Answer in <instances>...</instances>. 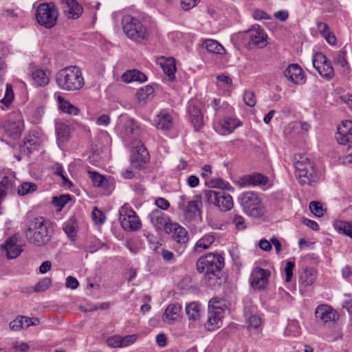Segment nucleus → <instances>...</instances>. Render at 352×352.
<instances>
[{
  "label": "nucleus",
  "mask_w": 352,
  "mask_h": 352,
  "mask_svg": "<svg viewBox=\"0 0 352 352\" xmlns=\"http://www.w3.org/2000/svg\"><path fill=\"white\" fill-rule=\"evenodd\" d=\"M25 235L27 240L36 247L45 245L52 238V224L43 217H34L28 221Z\"/></svg>",
  "instance_id": "f257e3e1"
},
{
  "label": "nucleus",
  "mask_w": 352,
  "mask_h": 352,
  "mask_svg": "<svg viewBox=\"0 0 352 352\" xmlns=\"http://www.w3.org/2000/svg\"><path fill=\"white\" fill-rule=\"evenodd\" d=\"M56 82L60 89L67 91H79L85 85L82 69L77 66H67L58 71Z\"/></svg>",
  "instance_id": "f03ea898"
},
{
  "label": "nucleus",
  "mask_w": 352,
  "mask_h": 352,
  "mask_svg": "<svg viewBox=\"0 0 352 352\" xmlns=\"http://www.w3.org/2000/svg\"><path fill=\"white\" fill-rule=\"evenodd\" d=\"M296 177L302 185L311 184L318 179V175L314 163L304 154H296L294 156Z\"/></svg>",
  "instance_id": "7ed1b4c3"
},
{
  "label": "nucleus",
  "mask_w": 352,
  "mask_h": 352,
  "mask_svg": "<svg viewBox=\"0 0 352 352\" xmlns=\"http://www.w3.org/2000/svg\"><path fill=\"white\" fill-rule=\"evenodd\" d=\"M296 177L302 185L311 184L318 179V175L314 163L304 154H296L294 156Z\"/></svg>",
  "instance_id": "20e7f679"
},
{
  "label": "nucleus",
  "mask_w": 352,
  "mask_h": 352,
  "mask_svg": "<svg viewBox=\"0 0 352 352\" xmlns=\"http://www.w3.org/2000/svg\"><path fill=\"white\" fill-rule=\"evenodd\" d=\"M224 258L218 254L207 253L199 257L196 263V268L198 272L208 276H219L221 270L224 267Z\"/></svg>",
  "instance_id": "39448f33"
},
{
  "label": "nucleus",
  "mask_w": 352,
  "mask_h": 352,
  "mask_svg": "<svg viewBox=\"0 0 352 352\" xmlns=\"http://www.w3.org/2000/svg\"><path fill=\"white\" fill-rule=\"evenodd\" d=\"M122 25L124 33L131 39L138 42L148 39V30L138 19L125 16L122 19Z\"/></svg>",
  "instance_id": "423d86ee"
},
{
  "label": "nucleus",
  "mask_w": 352,
  "mask_h": 352,
  "mask_svg": "<svg viewBox=\"0 0 352 352\" xmlns=\"http://www.w3.org/2000/svg\"><path fill=\"white\" fill-rule=\"evenodd\" d=\"M58 16V10L52 3H43L38 5L36 9V18L37 22L46 28H53Z\"/></svg>",
  "instance_id": "0eeeda50"
},
{
  "label": "nucleus",
  "mask_w": 352,
  "mask_h": 352,
  "mask_svg": "<svg viewBox=\"0 0 352 352\" xmlns=\"http://www.w3.org/2000/svg\"><path fill=\"white\" fill-rule=\"evenodd\" d=\"M119 214L120 225L125 231L134 232L141 228L142 222L140 219L128 204H124L120 208Z\"/></svg>",
  "instance_id": "6e6552de"
},
{
  "label": "nucleus",
  "mask_w": 352,
  "mask_h": 352,
  "mask_svg": "<svg viewBox=\"0 0 352 352\" xmlns=\"http://www.w3.org/2000/svg\"><path fill=\"white\" fill-rule=\"evenodd\" d=\"M312 64L322 78L331 80L334 77L335 73L331 62L322 52H317L313 56Z\"/></svg>",
  "instance_id": "1a4fd4ad"
},
{
  "label": "nucleus",
  "mask_w": 352,
  "mask_h": 352,
  "mask_svg": "<svg viewBox=\"0 0 352 352\" xmlns=\"http://www.w3.org/2000/svg\"><path fill=\"white\" fill-rule=\"evenodd\" d=\"M23 129L21 120H7L0 126V138L3 139L16 140L21 136Z\"/></svg>",
  "instance_id": "9d476101"
},
{
  "label": "nucleus",
  "mask_w": 352,
  "mask_h": 352,
  "mask_svg": "<svg viewBox=\"0 0 352 352\" xmlns=\"http://www.w3.org/2000/svg\"><path fill=\"white\" fill-rule=\"evenodd\" d=\"M130 160L131 166L137 169H141L149 160V153L140 141L133 146Z\"/></svg>",
  "instance_id": "9b49d317"
},
{
  "label": "nucleus",
  "mask_w": 352,
  "mask_h": 352,
  "mask_svg": "<svg viewBox=\"0 0 352 352\" xmlns=\"http://www.w3.org/2000/svg\"><path fill=\"white\" fill-rule=\"evenodd\" d=\"M1 249L6 253L7 258L13 259L16 258L22 252V244L20 241V236L17 234L9 237L1 245Z\"/></svg>",
  "instance_id": "f8f14e48"
},
{
  "label": "nucleus",
  "mask_w": 352,
  "mask_h": 352,
  "mask_svg": "<svg viewBox=\"0 0 352 352\" xmlns=\"http://www.w3.org/2000/svg\"><path fill=\"white\" fill-rule=\"evenodd\" d=\"M338 144L346 146L349 150L352 147V121L344 120L338 126V133L336 136Z\"/></svg>",
  "instance_id": "ddd939ff"
},
{
  "label": "nucleus",
  "mask_w": 352,
  "mask_h": 352,
  "mask_svg": "<svg viewBox=\"0 0 352 352\" xmlns=\"http://www.w3.org/2000/svg\"><path fill=\"white\" fill-rule=\"evenodd\" d=\"M270 272L259 267H255L251 274V285L260 290L265 289L268 284Z\"/></svg>",
  "instance_id": "4468645a"
},
{
  "label": "nucleus",
  "mask_w": 352,
  "mask_h": 352,
  "mask_svg": "<svg viewBox=\"0 0 352 352\" xmlns=\"http://www.w3.org/2000/svg\"><path fill=\"white\" fill-rule=\"evenodd\" d=\"M284 76L289 82L296 85L305 83L306 77L302 69L295 63L289 64L284 71Z\"/></svg>",
  "instance_id": "2eb2a0df"
},
{
  "label": "nucleus",
  "mask_w": 352,
  "mask_h": 352,
  "mask_svg": "<svg viewBox=\"0 0 352 352\" xmlns=\"http://www.w3.org/2000/svg\"><path fill=\"white\" fill-rule=\"evenodd\" d=\"M315 316L318 321L323 324L335 322L338 318L336 311L327 305L318 306L315 310Z\"/></svg>",
  "instance_id": "dca6fc26"
},
{
  "label": "nucleus",
  "mask_w": 352,
  "mask_h": 352,
  "mask_svg": "<svg viewBox=\"0 0 352 352\" xmlns=\"http://www.w3.org/2000/svg\"><path fill=\"white\" fill-rule=\"evenodd\" d=\"M244 212L252 217H259L264 214L265 208L261 199H241Z\"/></svg>",
  "instance_id": "f3484780"
},
{
  "label": "nucleus",
  "mask_w": 352,
  "mask_h": 352,
  "mask_svg": "<svg viewBox=\"0 0 352 352\" xmlns=\"http://www.w3.org/2000/svg\"><path fill=\"white\" fill-rule=\"evenodd\" d=\"M180 208L183 210L185 219L188 221L201 220V212L199 208V203L196 199L188 201V204H179Z\"/></svg>",
  "instance_id": "a211bd4d"
},
{
  "label": "nucleus",
  "mask_w": 352,
  "mask_h": 352,
  "mask_svg": "<svg viewBox=\"0 0 352 352\" xmlns=\"http://www.w3.org/2000/svg\"><path fill=\"white\" fill-rule=\"evenodd\" d=\"M269 179L261 173H253L239 178L236 184L241 188L250 186H265L268 183Z\"/></svg>",
  "instance_id": "6ab92c4d"
},
{
  "label": "nucleus",
  "mask_w": 352,
  "mask_h": 352,
  "mask_svg": "<svg viewBox=\"0 0 352 352\" xmlns=\"http://www.w3.org/2000/svg\"><path fill=\"white\" fill-rule=\"evenodd\" d=\"M63 10L65 16L69 19H78L83 12V8L75 0H61Z\"/></svg>",
  "instance_id": "aec40b11"
},
{
  "label": "nucleus",
  "mask_w": 352,
  "mask_h": 352,
  "mask_svg": "<svg viewBox=\"0 0 352 352\" xmlns=\"http://www.w3.org/2000/svg\"><path fill=\"white\" fill-rule=\"evenodd\" d=\"M166 232L172 234L173 239L183 245H186L189 240L188 231L177 223L169 225Z\"/></svg>",
  "instance_id": "412c9836"
},
{
  "label": "nucleus",
  "mask_w": 352,
  "mask_h": 352,
  "mask_svg": "<svg viewBox=\"0 0 352 352\" xmlns=\"http://www.w3.org/2000/svg\"><path fill=\"white\" fill-rule=\"evenodd\" d=\"M248 35L250 38V46H257L262 48L267 45V36L258 25L253 26V28L248 32Z\"/></svg>",
  "instance_id": "4be33fe9"
},
{
  "label": "nucleus",
  "mask_w": 352,
  "mask_h": 352,
  "mask_svg": "<svg viewBox=\"0 0 352 352\" xmlns=\"http://www.w3.org/2000/svg\"><path fill=\"white\" fill-rule=\"evenodd\" d=\"M189 119L196 131H199L204 125V117L199 107L195 101H190L188 105Z\"/></svg>",
  "instance_id": "5701e85b"
},
{
  "label": "nucleus",
  "mask_w": 352,
  "mask_h": 352,
  "mask_svg": "<svg viewBox=\"0 0 352 352\" xmlns=\"http://www.w3.org/2000/svg\"><path fill=\"white\" fill-rule=\"evenodd\" d=\"M149 218L153 225L158 230L164 228L166 232V228L169 225L172 224V222H169L168 217L160 210L155 209L153 210L150 214Z\"/></svg>",
  "instance_id": "b1692460"
},
{
  "label": "nucleus",
  "mask_w": 352,
  "mask_h": 352,
  "mask_svg": "<svg viewBox=\"0 0 352 352\" xmlns=\"http://www.w3.org/2000/svg\"><path fill=\"white\" fill-rule=\"evenodd\" d=\"M88 173L94 185L97 187H101L105 190V195H109L114 189L113 183L110 182L103 175L94 171H88Z\"/></svg>",
  "instance_id": "393cba45"
},
{
  "label": "nucleus",
  "mask_w": 352,
  "mask_h": 352,
  "mask_svg": "<svg viewBox=\"0 0 352 352\" xmlns=\"http://www.w3.org/2000/svg\"><path fill=\"white\" fill-rule=\"evenodd\" d=\"M317 277L318 273L316 269L311 267H304L299 273V283L303 287L311 286L316 282Z\"/></svg>",
  "instance_id": "a878e982"
},
{
  "label": "nucleus",
  "mask_w": 352,
  "mask_h": 352,
  "mask_svg": "<svg viewBox=\"0 0 352 352\" xmlns=\"http://www.w3.org/2000/svg\"><path fill=\"white\" fill-rule=\"evenodd\" d=\"M182 310V307L179 303L170 304L162 316L163 321L172 324L178 320L180 318Z\"/></svg>",
  "instance_id": "bb28decb"
},
{
  "label": "nucleus",
  "mask_w": 352,
  "mask_h": 352,
  "mask_svg": "<svg viewBox=\"0 0 352 352\" xmlns=\"http://www.w3.org/2000/svg\"><path fill=\"white\" fill-rule=\"evenodd\" d=\"M223 318V309H208V320L205 324L206 329L208 331H214L219 327V323Z\"/></svg>",
  "instance_id": "cd10ccee"
},
{
  "label": "nucleus",
  "mask_w": 352,
  "mask_h": 352,
  "mask_svg": "<svg viewBox=\"0 0 352 352\" xmlns=\"http://www.w3.org/2000/svg\"><path fill=\"white\" fill-rule=\"evenodd\" d=\"M16 180L14 177L4 176L0 182V198L12 196L15 191Z\"/></svg>",
  "instance_id": "c85d7f7f"
},
{
  "label": "nucleus",
  "mask_w": 352,
  "mask_h": 352,
  "mask_svg": "<svg viewBox=\"0 0 352 352\" xmlns=\"http://www.w3.org/2000/svg\"><path fill=\"white\" fill-rule=\"evenodd\" d=\"M118 126L124 129L126 135H136L139 132V127L135 124V121L127 116L120 117Z\"/></svg>",
  "instance_id": "c756f323"
},
{
  "label": "nucleus",
  "mask_w": 352,
  "mask_h": 352,
  "mask_svg": "<svg viewBox=\"0 0 352 352\" xmlns=\"http://www.w3.org/2000/svg\"><path fill=\"white\" fill-rule=\"evenodd\" d=\"M223 190H227L228 191L232 192L234 190V188L228 182L223 181V184L221 186V190H206L204 191V196L206 197V198H212V197L214 198H232L230 195L224 192L223 191Z\"/></svg>",
  "instance_id": "7c9ffc66"
},
{
  "label": "nucleus",
  "mask_w": 352,
  "mask_h": 352,
  "mask_svg": "<svg viewBox=\"0 0 352 352\" xmlns=\"http://www.w3.org/2000/svg\"><path fill=\"white\" fill-rule=\"evenodd\" d=\"M121 78L123 82L129 83L133 81L144 82L147 80L146 76L139 70H129L124 72Z\"/></svg>",
  "instance_id": "2f4dec72"
},
{
  "label": "nucleus",
  "mask_w": 352,
  "mask_h": 352,
  "mask_svg": "<svg viewBox=\"0 0 352 352\" xmlns=\"http://www.w3.org/2000/svg\"><path fill=\"white\" fill-rule=\"evenodd\" d=\"M162 59L163 61L160 64L163 71L169 77L170 80H173L176 72L175 60L172 57L162 58Z\"/></svg>",
  "instance_id": "473e14b6"
},
{
  "label": "nucleus",
  "mask_w": 352,
  "mask_h": 352,
  "mask_svg": "<svg viewBox=\"0 0 352 352\" xmlns=\"http://www.w3.org/2000/svg\"><path fill=\"white\" fill-rule=\"evenodd\" d=\"M201 305L197 302H192L186 306V314L190 320H197L201 317Z\"/></svg>",
  "instance_id": "72a5a7b5"
},
{
  "label": "nucleus",
  "mask_w": 352,
  "mask_h": 352,
  "mask_svg": "<svg viewBox=\"0 0 352 352\" xmlns=\"http://www.w3.org/2000/svg\"><path fill=\"white\" fill-rule=\"evenodd\" d=\"M156 126L159 129L169 130L173 126L171 116L168 113H160L157 118Z\"/></svg>",
  "instance_id": "f704fd0d"
},
{
  "label": "nucleus",
  "mask_w": 352,
  "mask_h": 352,
  "mask_svg": "<svg viewBox=\"0 0 352 352\" xmlns=\"http://www.w3.org/2000/svg\"><path fill=\"white\" fill-rule=\"evenodd\" d=\"M63 230L68 237L72 240H75L76 238L78 226L76 218L71 217L63 225Z\"/></svg>",
  "instance_id": "c9c22d12"
},
{
  "label": "nucleus",
  "mask_w": 352,
  "mask_h": 352,
  "mask_svg": "<svg viewBox=\"0 0 352 352\" xmlns=\"http://www.w3.org/2000/svg\"><path fill=\"white\" fill-rule=\"evenodd\" d=\"M38 146L37 140L30 135L25 137L23 145L21 146V151L26 155L30 154L36 150Z\"/></svg>",
  "instance_id": "e433bc0d"
},
{
  "label": "nucleus",
  "mask_w": 352,
  "mask_h": 352,
  "mask_svg": "<svg viewBox=\"0 0 352 352\" xmlns=\"http://www.w3.org/2000/svg\"><path fill=\"white\" fill-rule=\"evenodd\" d=\"M58 102L60 109L66 113L76 116L80 111L76 107L71 104L69 101L65 100L61 96L58 97Z\"/></svg>",
  "instance_id": "4c0bfd02"
},
{
  "label": "nucleus",
  "mask_w": 352,
  "mask_h": 352,
  "mask_svg": "<svg viewBox=\"0 0 352 352\" xmlns=\"http://www.w3.org/2000/svg\"><path fill=\"white\" fill-rule=\"evenodd\" d=\"M204 45L209 52L223 54L225 53L224 47L217 41L208 39L204 41Z\"/></svg>",
  "instance_id": "58836bf2"
},
{
  "label": "nucleus",
  "mask_w": 352,
  "mask_h": 352,
  "mask_svg": "<svg viewBox=\"0 0 352 352\" xmlns=\"http://www.w3.org/2000/svg\"><path fill=\"white\" fill-rule=\"evenodd\" d=\"M244 314L247 319V323L248 324L249 327L256 329L261 325V318L258 315L254 314L251 311L250 307H245L244 309Z\"/></svg>",
  "instance_id": "ea45409f"
},
{
  "label": "nucleus",
  "mask_w": 352,
  "mask_h": 352,
  "mask_svg": "<svg viewBox=\"0 0 352 352\" xmlns=\"http://www.w3.org/2000/svg\"><path fill=\"white\" fill-rule=\"evenodd\" d=\"M215 238L212 234H206L197 241L195 245V251H198L199 248L207 250L214 242Z\"/></svg>",
  "instance_id": "a19ab883"
},
{
  "label": "nucleus",
  "mask_w": 352,
  "mask_h": 352,
  "mask_svg": "<svg viewBox=\"0 0 352 352\" xmlns=\"http://www.w3.org/2000/svg\"><path fill=\"white\" fill-rule=\"evenodd\" d=\"M32 77L34 82L38 86H45L49 82V78L45 72L41 69H36L32 72Z\"/></svg>",
  "instance_id": "79ce46f5"
},
{
  "label": "nucleus",
  "mask_w": 352,
  "mask_h": 352,
  "mask_svg": "<svg viewBox=\"0 0 352 352\" xmlns=\"http://www.w3.org/2000/svg\"><path fill=\"white\" fill-rule=\"evenodd\" d=\"M346 53L344 50H340L333 54V63L341 67L343 72L349 69L348 63L346 59Z\"/></svg>",
  "instance_id": "37998d69"
},
{
  "label": "nucleus",
  "mask_w": 352,
  "mask_h": 352,
  "mask_svg": "<svg viewBox=\"0 0 352 352\" xmlns=\"http://www.w3.org/2000/svg\"><path fill=\"white\" fill-rule=\"evenodd\" d=\"M38 188L36 184L32 182H23L21 184L16 188L17 195L19 196H24L35 192Z\"/></svg>",
  "instance_id": "c03bdc74"
},
{
  "label": "nucleus",
  "mask_w": 352,
  "mask_h": 352,
  "mask_svg": "<svg viewBox=\"0 0 352 352\" xmlns=\"http://www.w3.org/2000/svg\"><path fill=\"white\" fill-rule=\"evenodd\" d=\"M221 211L226 212L233 207V199H207Z\"/></svg>",
  "instance_id": "a18cd8bd"
},
{
  "label": "nucleus",
  "mask_w": 352,
  "mask_h": 352,
  "mask_svg": "<svg viewBox=\"0 0 352 352\" xmlns=\"http://www.w3.org/2000/svg\"><path fill=\"white\" fill-rule=\"evenodd\" d=\"M56 132L58 140L63 142L68 139L69 128L67 125L60 123L57 124Z\"/></svg>",
  "instance_id": "49530a36"
},
{
  "label": "nucleus",
  "mask_w": 352,
  "mask_h": 352,
  "mask_svg": "<svg viewBox=\"0 0 352 352\" xmlns=\"http://www.w3.org/2000/svg\"><path fill=\"white\" fill-rule=\"evenodd\" d=\"M309 208L311 212L318 217H322L326 212V209L324 208L322 204L317 201H311Z\"/></svg>",
  "instance_id": "de8ad7c7"
},
{
  "label": "nucleus",
  "mask_w": 352,
  "mask_h": 352,
  "mask_svg": "<svg viewBox=\"0 0 352 352\" xmlns=\"http://www.w3.org/2000/svg\"><path fill=\"white\" fill-rule=\"evenodd\" d=\"M3 97L0 100V102L8 107L14 99V93L12 87L10 84H7L6 89L2 91Z\"/></svg>",
  "instance_id": "09e8293b"
},
{
  "label": "nucleus",
  "mask_w": 352,
  "mask_h": 352,
  "mask_svg": "<svg viewBox=\"0 0 352 352\" xmlns=\"http://www.w3.org/2000/svg\"><path fill=\"white\" fill-rule=\"evenodd\" d=\"M112 340H108V344L110 346L113 347L121 346H126L131 344H133L136 340V336L130 335L125 336L122 341H116L114 344L111 343Z\"/></svg>",
  "instance_id": "8fccbe9b"
},
{
  "label": "nucleus",
  "mask_w": 352,
  "mask_h": 352,
  "mask_svg": "<svg viewBox=\"0 0 352 352\" xmlns=\"http://www.w3.org/2000/svg\"><path fill=\"white\" fill-rule=\"evenodd\" d=\"M335 228L352 239V221H341L339 224H336Z\"/></svg>",
  "instance_id": "3c124183"
},
{
  "label": "nucleus",
  "mask_w": 352,
  "mask_h": 352,
  "mask_svg": "<svg viewBox=\"0 0 352 352\" xmlns=\"http://www.w3.org/2000/svg\"><path fill=\"white\" fill-rule=\"evenodd\" d=\"M91 217L93 221L96 224L102 225L105 222L106 217L103 212L100 210H99L97 207H94L92 212H91Z\"/></svg>",
  "instance_id": "603ef678"
},
{
  "label": "nucleus",
  "mask_w": 352,
  "mask_h": 352,
  "mask_svg": "<svg viewBox=\"0 0 352 352\" xmlns=\"http://www.w3.org/2000/svg\"><path fill=\"white\" fill-rule=\"evenodd\" d=\"M51 285V279L50 278H45L41 280L34 287V292H43L47 290Z\"/></svg>",
  "instance_id": "864d4df0"
},
{
  "label": "nucleus",
  "mask_w": 352,
  "mask_h": 352,
  "mask_svg": "<svg viewBox=\"0 0 352 352\" xmlns=\"http://www.w3.org/2000/svg\"><path fill=\"white\" fill-rule=\"evenodd\" d=\"M237 126L236 121L234 118H227L222 124V129L228 133H232Z\"/></svg>",
  "instance_id": "5fc2aeb1"
},
{
  "label": "nucleus",
  "mask_w": 352,
  "mask_h": 352,
  "mask_svg": "<svg viewBox=\"0 0 352 352\" xmlns=\"http://www.w3.org/2000/svg\"><path fill=\"white\" fill-rule=\"evenodd\" d=\"M243 100L246 105L253 107L256 105V100L255 94L252 91H245L243 95Z\"/></svg>",
  "instance_id": "6e6d98bb"
},
{
  "label": "nucleus",
  "mask_w": 352,
  "mask_h": 352,
  "mask_svg": "<svg viewBox=\"0 0 352 352\" xmlns=\"http://www.w3.org/2000/svg\"><path fill=\"white\" fill-rule=\"evenodd\" d=\"M223 306H226L225 300L223 298L214 297L209 301L208 309H223Z\"/></svg>",
  "instance_id": "4d7b16f0"
},
{
  "label": "nucleus",
  "mask_w": 352,
  "mask_h": 352,
  "mask_svg": "<svg viewBox=\"0 0 352 352\" xmlns=\"http://www.w3.org/2000/svg\"><path fill=\"white\" fill-rule=\"evenodd\" d=\"M295 267V263L291 261H288L286 263L285 267V281L289 283L292 280L293 277V270Z\"/></svg>",
  "instance_id": "13d9d810"
},
{
  "label": "nucleus",
  "mask_w": 352,
  "mask_h": 352,
  "mask_svg": "<svg viewBox=\"0 0 352 352\" xmlns=\"http://www.w3.org/2000/svg\"><path fill=\"white\" fill-rule=\"evenodd\" d=\"M223 184V180L221 178H210L205 182V186L212 188H219Z\"/></svg>",
  "instance_id": "bf43d9fd"
},
{
  "label": "nucleus",
  "mask_w": 352,
  "mask_h": 352,
  "mask_svg": "<svg viewBox=\"0 0 352 352\" xmlns=\"http://www.w3.org/2000/svg\"><path fill=\"white\" fill-rule=\"evenodd\" d=\"M23 316H17L16 318L11 321L9 324L10 328L14 331H19L23 328Z\"/></svg>",
  "instance_id": "052dcab7"
},
{
  "label": "nucleus",
  "mask_w": 352,
  "mask_h": 352,
  "mask_svg": "<svg viewBox=\"0 0 352 352\" xmlns=\"http://www.w3.org/2000/svg\"><path fill=\"white\" fill-rule=\"evenodd\" d=\"M56 175L60 176L63 182V185L65 186L70 187L72 186V183L69 180V179L65 177L63 174V168L60 164H57L56 170Z\"/></svg>",
  "instance_id": "680f3d73"
},
{
  "label": "nucleus",
  "mask_w": 352,
  "mask_h": 352,
  "mask_svg": "<svg viewBox=\"0 0 352 352\" xmlns=\"http://www.w3.org/2000/svg\"><path fill=\"white\" fill-rule=\"evenodd\" d=\"M72 199H52V205L56 210V212H59L62 210L64 206Z\"/></svg>",
  "instance_id": "e2e57ef3"
},
{
  "label": "nucleus",
  "mask_w": 352,
  "mask_h": 352,
  "mask_svg": "<svg viewBox=\"0 0 352 352\" xmlns=\"http://www.w3.org/2000/svg\"><path fill=\"white\" fill-rule=\"evenodd\" d=\"M232 223L234 224L236 228L239 230L245 229V221L241 216L236 215L233 219Z\"/></svg>",
  "instance_id": "0e129e2a"
},
{
  "label": "nucleus",
  "mask_w": 352,
  "mask_h": 352,
  "mask_svg": "<svg viewBox=\"0 0 352 352\" xmlns=\"http://www.w3.org/2000/svg\"><path fill=\"white\" fill-rule=\"evenodd\" d=\"M199 0H181V6L184 10H188L194 8Z\"/></svg>",
  "instance_id": "69168bd1"
},
{
  "label": "nucleus",
  "mask_w": 352,
  "mask_h": 352,
  "mask_svg": "<svg viewBox=\"0 0 352 352\" xmlns=\"http://www.w3.org/2000/svg\"><path fill=\"white\" fill-rule=\"evenodd\" d=\"M65 285L67 288L75 289L79 286V283L76 278L69 276L66 278Z\"/></svg>",
  "instance_id": "338daca9"
},
{
  "label": "nucleus",
  "mask_w": 352,
  "mask_h": 352,
  "mask_svg": "<svg viewBox=\"0 0 352 352\" xmlns=\"http://www.w3.org/2000/svg\"><path fill=\"white\" fill-rule=\"evenodd\" d=\"M302 222L303 223V224H305V226H307V227H309V228L314 231H318L320 230L319 225L315 221L307 218H303Z\"/></svg>",
  "instance_id": "774afa93"
}]
</instances>
